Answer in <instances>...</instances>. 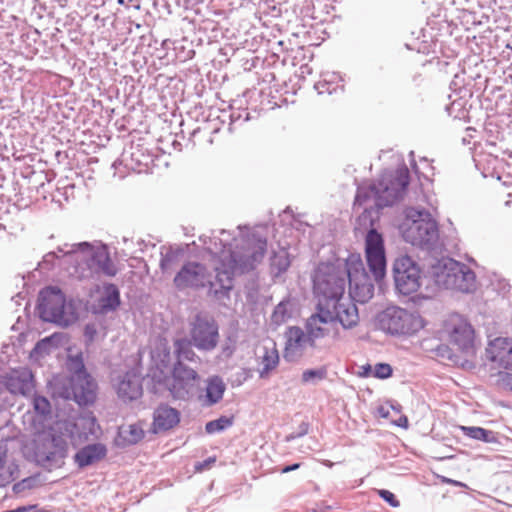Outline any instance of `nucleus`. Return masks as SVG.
Wrapping results in <instances>:
<instances>
[{"instance_id": "obj_1", "label": "nucleus", "mask_w": 512, "mask_h": 512, "mask_svg": "<svg viewBox=\"0 0 512 512\" xmlns=\"http://www.w3.org/2000/svg\"><path fill=\"white\" fill-rule=\"evenodd\" d=\"M235 231L220 230L218 235L200 237L205 249L217 258L215 275L200 262L188 261L176 273L173 283L180 290L208 288V295L218 301L229 299L236 273L243 274L256 267L267 250V240L256 233L244 234L242 227Z\"/></svg>"}, {"instance_id": "obj_2", "label": "nucleus", "mask_w": 512, "mask_h": 512, "mask_svg": "<svg viewBox=\"0 0 512 512\" xmlns=\"http://www.w3.org/2000/svg\"><path fill=\"white\" fill-rule=\"evenodd\" d=\"M409 181L410 174L406 166H402L394 172H384L377 183L358 186L354 207H363L364 211H367L372 207L391 206L402 198Z\"/></svg>"}, {"instance_id": "obj_3", "label": "nucleus", "mask_w": 512, "mask_h": 512, "mask_svg": "<svg viewBox=\"0 0 512 512\" xmlns=\"http://www.w3.org/2000/svg\"><path fill=\"white\" fill-rule=\"evenodd\" d=\"M75 431L76 425L73 422L63 420L55 422L48 430L39 433L34 441L36 463L49 471L62 467Z\"/></svg>"}, {"instance_id": "obj_4", "label": "nucleus", "mask_w": 512, "mask_h": 512, "mask_svg": "<svg viewBox=\"0 0 512 512\" xmlns=\"http://www.w3.org/2000/svg\"><path fill=\"white\" fill-rule=\"evenodd\" d=\"M345 267L343 262L320 263L313 275V290L317 305L338 309V306L355 305L351 299L344 297Z\"/></svg>"}, {"instance_id": "obj_5", "label": "nucleus", "mask_w": 512, "mask_h": 512, "mask_svg": "<svg viewBox=\"0 0 512 512\" xmlns=\"http://www.w3.org/2000/svg\"><path fill=\"white\" fill-rule=\"evenodd\" d=\"M59 251L63 253V259L67 263H75V271L72 273H78L83 266L95 267L107 276H115L117 273L105 245L89 242L65 243Z\"/></svg>"}, {"instance_id": "obj_6", "label": "nucleus", "mask_w": 512, "mask_h": 512, "mask_svg": "<svg viewBox=\"0 0 512 512\" xmlns=\"http://www.w3.org/2000/svg\"><path fill=\"white\" fill-rule=\"evenodd\" d=\"M37 309L43 321L68 327L78 318V310L72 300L67 301L63 292L53 286L43 288L38 297Z\"/></svg>"}, {"instance_id": "obj_7", "label": "nucleus", "mask_w": 512, "mask_h": 512, "mask_svg": "<svg viewBox=\"0 0 512 512\" xmlns=\"http://www.w3.org/2000/svg\"><path fill=\"white\" fill-rule=\"evenodd\" d=\"M346 307L340 305L338 309H333L317 305L316 313L312 314L305 323V329L315 344L318 339L329 334V326L340 323L344 329H350L357 325L359 315L356 305L348 304Z\"/></svg>"}, {"instance_id": "obj_8", "label": "nucleus", "mask_w": 512, "mask_h": 512, "mask_svg": "<svg viewBox=\"0 0 512 512\" xmlns=\"http://www.w3.org/2000/svg\"><path fill=\"white\" fill-rule=\"evenodd\" d=\"M407 223L404 224L403 238L413 246L432 248L439 238L438 225L431 214L424 209L408 208Z\"/></svg>"}, {"instance_id": "obj_9", "label": "nucleus", "mask_w": 512, "mask_h": 512, "mask_svg": "<svg viewBox=\"0 0 512 512\" xmlns=\"http://www.w3.org/2000/svg\"><path fill=\"white\" fill-rule=\"evenodd\" d=\"M380 330L393 336L413 335L425 326L421 315L398 306H389L377 315Z\"/></svg>"}, {"instance_id": "obj_10", "label": "nucleus", "mask_w": 512, "mask_h": 512, "mask_svg": "<svg viewBox=\"0 0 512 512\" xmlns=\"http://www.w3.org/2000/svg\"><path fill=\"white\" fill-rule=\"evenodd\" d=\"M345 267V282L349 283V295L351 301L359 303L368 302L374 295L372 278L366 271L359 254H350L343 262Z\"/></svg>"}, {"instance_id": "obj_11", "label": "nucleus", "mask_w": 512, "mask_h": 512, "mask_svg": "<svg viewBox=\"0 0 512 512\" xmlns=\"http://www.w3.org/2000/svg\"><path fill=\"white\" fill-rule=\"evenodd\" d=\"M189 336L199 351L211 352L220 339L218 323L212 316L198 313L190 323Z\"/></svg>"}, {"instance_id": "obj_12", "label": "nucleus", "mask_w": 512, "mask_h": 512, "mask_svg": "<svg viewBox=\"0 0 512 512\" xmlns=\"http://www.w3.org/2000/svg\"><path fill=\"white\" fill-rule=\"evenodd\" d=\"M393 278L396 290L402 295H410L421 286V269L411 257L401 255L394 261Z\"/></svg>"}, {"instance_id": "obj_13", "label": "nucleus", "mask_w": 512, "mask_h": 512, "mask_svg": "<svg viewBox=\"0 0 512 512\" xmlns=\"http://www.w3.org/2000/svg\"><path fill=\"white\" fill-rule=\"evenodd\" d=\"M172 392L178 398H185L197 386L200 376L197 371L182 362H175L172 369Z\"/></svg>"}, {"instance_id": "obj_14", "label": "nucleus", "mask_w": 512, "mask_h": 512, "mask_svg": "<svg viewBox=\"0 0 512 512\" xmlns=\"http://www.w3.org/2000/svg\"><path fill=\"white\" fill-rule=\"evenodd\" d=\"M285 338L284 358L287 361L301 357L307 347L316 346L308 332L298 326L289 327L285 332Z\"/></svg>"}, {"instance_id": "obj_15", "label": "nucleus", "mask_w": 512, "mask_h": 512, "mask_svg": "<svg viewBox=\"0 0 512 512\" xmlns=\"http://www.w3.org/2000/svg\"><path fill=\"white\" fill-rule=\"evenodd\" d=\"M450 342L459 350L469 352L473 348L474 330L472 326L460 316H452L446 324Z\"/></svg>"}, {"instance_id": "obj_16", "label": "nucleus", "mask_w": 512, "mask_h": 512, "mask_svg": "<svg viewBox=\"0 0 512 512\" xmlns=\"http://www.w3.org/2000/svg\"><path fill=\"white\" fill-rule=\"evenodd\" d=\"M5 386L11 394L29 396L34 390L32 372L26 367L11 370L5 376Z\"/></svg>"}, {"instance_id": "obj_17", "label": "nucleus", "mask_w": 512, "mask_h": 512, "mask_svg": "<svg viewBox=\"0 0 512 512\" xmlns=\"http://www.w3.org/2000/svg\"><path fill=\"white\" fill-rule=\"evenodd\" d=\"M70 388L74 400L80 406H87L94 403L97 385L90 375L80 378L79 376H71Z\"/></svg>"}, {"instance_id": "obj_18", "label": "nucleus", "mask_w": 512, "mask_h": 512, "mask_svg": "<svg viewBox=\"0 0 512 512\" xmlns=\"http://www.w3.org/2000/svg\"><path fill=\"white\" fill-rule=\"evenodd\" d=\"M486 354L499 367L512 370V339L498 337L490 341Z\"/></svg>"}, {"instance_id": "obj_19", "label": "nucleus", "mask_w": 512, "mask_h": 512, "mask_svg": "<svg viewBox=\"0 0 512 512\" xmlns=\"http://www.w3.org/2000/svg\"><path fill=\"white\" fill-rule=\"evenodd\" d=\"M118 397L123 401H133L142 395V384L140 376L135 372L128 371L119 376L115 382Z\"/></svg>"}, {"instance_id": "obj_20", "label": "nucleus", "mask_w": 512, "mask_h": 512, "mask_svg": "<svg viewBox=\"0 0 512 512\" xmlns=\"http://www.w3.org/2000/svg\"><path fill=\"white\" fill-rule=\"evenodd\" d=\"M120 304V291L118 287L115 284L108 283L103 286L101 295L93 305V313L107 314L117 310Z\"/></svg>"}, {"instance_id": "obj_21", "label": "nucleus", "mask_w": 512, "mask_h": 512, "mask_svg": "<svg viewBox=\"0 0 512 512\" xmlns=\"http://www.w3.org/2000/svg\"><path fill=\"white\" fill-rule=\"evenodd\" d=\"M457 267L458 262L451 258L438 261L432 266L431 270L435 284L439 288L450 289L453 285L452 279L454 278L455 270L458 269Z\"/></svg>"}, {"instance_id": "obj_22", "label": "nucleus", "mask_w": 512, "mask_h": 512, "mask_svg": "<svg viewBox=\"0 0 512 512\" xmlns=\"http://www.w3.org/2000/svg\"><path fill=\"white\" fill-rule=\"evenodd\" d=\"M179 421V411L165 404L157 407L153 413V427L156 432L170 430L176 426Z\"/></svg>"}, {"instance_id": "obj_23", "label": "nucleus", "mask_w": 512, "mask_h": 512, "mask_svg": "<svg viewBox=\"0 0 512 512\" xmlns=\"http://www.w3.org/2000/svg\"><path fill=\"white\" fill-rule=\"evenodd\" d=\"M107 454L106 446L102 443L89 444L81 448L74 456L75 463L84 468L90 466L101 459Z\"/></svg>"}, {"instance_id": "obj_24", "label": "nucleus", "mask_w": 512, "mask_h": 512, "mask_svg": "<svg viewBox=\"0 0 512 512\" xmlns=\"http://www.w3.org/2000/svg\"><path fill=\"white\" fill-rule=\"evenodd\" d=\"M458 269L455 270L453 285L450 290H456L463 293H470L476 288L475 273L465 264L458 262Z\"/></svg>"}, {"instance_id": "obj_25", "label": "nucleus", "mask_w": 512, "mask_h": 512, "mask_svg": "<svg viewBox=\"0 0 512 512\" xmlns=\"http://www.w3.org/2000/svg\"><path fill=\"white\" fill-rule=\"evenodd\" d=\"M259 359L260 365L262 366L259 369V376L260 378H266L279 364V354L275 344H272L270 347L266 345L263 346L262 354L259 356Z\"/></svg>"}, {"instance_id": "obj_26", "label": "nucleus", "mask_w": 512, "mask_h": 512, "mask_svg": "<svg viewBox=\"0 0 512 512\" xmlns=\"http://www.w3.org/2000/svg\"><path fill=\"white\" fill-rule=\"evenodd\" d=\"M18 474V465L14 461H8L7 450L0 447V487L13 482Z\"/></svg>"}, {"instance_id": "obj_27", "label": "nucleus", "mask_w": 512, "mask_h": 512, "mask_svg": "<svg viewBox=\"0 0 512 512\" xmlns=\"http://www.w3.org/2000/svg\"><path fill=\"white\" fill-rule=\"evenodd\" d=\"M193 341L187 338H180L174 341V354L176 355L177 361L182 362H198L199 356L193 350Z\"/></svg>"}, {"instance_id": "obj_28", "label": "nucleus", "mask_w": 512, "mask_h": 512, "mask_svg": "<svg viewBox=\"0 0 512 512\" xmlns=\"http://www.w3.org/2000/svg\"><path fill=\"white\" fill-rule=\"evenodd\" d=\"M367 264L375 281L381 280L386 273L385 252H365Z\"/></svg>"}, {"instance_id": "obj_29", "label": "nucleus", "mask_w": 512, "mask_h": 512, "mask_svg": "<svg viewBox=\"0 0 512 512\" xmlns=\"http://www.w3.org/2000/svg\"><path fill=\"white\" fill-rule=\"evenodd\" d=\"M225 388V384L220 377L214 376L209 378L206 386V403L208 405L218 403L223 397Z\"/></svg>"}, {"instance_id": "obj_30", "label": "nucleus", "mask_w": 512, "mask_h": 512, "mask_svg": "<svg viewBox=\"0 0 512 512\" xmlns=\"http://www.w3.org/2000/svg\"><path fill=\"white\" fill-rule=\"evenodd\" d=\"M463 434L471 439L479 440L485 443L498 442L495 432L477 426H460Z\"/></svg>"}, {"instance_id": "obj_31", "label": "nucleus", "mask_w": 512, "mask_h": 512, "mask_svg": "<svg viewBox=\"0 0 512 512\" xmlns=\"http://www.w3.org/2000/svg\"><path fill=\"white\" fill-rule=\"evenodd\" d=\"M180 252L172 247L162 246L160 248V269L162 273L170 272L179 260Z\"/></svg>"}, {"instance_id": "obj_32", "label": "nucleus", "mask_w": 512, "mask_h": 512, "mask_svg": "<svg viewBox=\"0 0 512 512\" xmlns=\"http://www.w3.org/2000/svg\"><path fill=\"white\" fill-rule=\"evenodd\" d=\"M61 247L62 246H59L57 248V251H52V252H48L47 254H45L43 256L42 261L39 263V266L42 269H46V270H49V269L53 268L56 265H59V266H72L73 269L75 270V263H67L63 259V253L59 251V249Z\"/></svg>"}, {"instance_id": "obj_33", "label": "nucleus", "mask_w": 512, "mask_h": 512, "mask_svg": "<svg viewBox=\"0 0 512 512\" xmlns=\"http://www.w3.org/2000/svg\"><path fill=\"white\" fill-rule=\"evenodd\" d=\"M270 265L272 271H275L276 275H280L285 272L290 266L289 254L285 249H280L274 252L270 258Z\"/></svg>"}, {"instance_id": "obj_34", "label": "nucleus", "mask_w": 512, "mask_h": 512, "mask_svg": "<svg viewBox=\"0 0 512 512\" xmlns=\"http://www.w3.org/2000/svg\"><path fill=\"white\" fill-rule=\"evenodd\" d=\"M365 252H385L383 237L374 228L370 229L366 234Z\"/></svg>"}, {"instance_id": "obj_35", "label": "nucleus", "mask_w": 512, "mask_h": 512, "mask_svg": "<svg viewBox=\"0 0 512 512\" xmlns=\"http://www.w3.org/2000/svg\"><path fill=\"white\" fill-rule=\"evenodd\" d=\"M106 334V329L100 323L92 322L85 325L84 337L88 345L99 339H104Z\"/></svg>"}, {"instance_id": "obj_36", "label": "nucleus", "mask_w": 512, "mask_h": 512, "mask_svg": "<svg viewBox=\"0 0 512 512\" xmlns=\"http://www.w3.org/2000/svg\"><path fill=\"white\" fill-rule=\"evenodd\" d=\"M233 417L221 416L215 420L209 421L205 425V431L207 434H215L223 432L233 425Z\"/></svg>"}, {"instance_id": "obj_37", "label": "nucleus", "mask_w": 512, "mask_h": 512, "mask_svg": "<svg viewBox=\"0 0 512 512\" xmlns=\"http://www.w3.org/2000/svg\"><path fill=\"white\" fill-rule=\"evenodd\" d=\"M68 370L71 372V376H89L85 369L83 358L81 354L75 356H69L67 361Z\"/></svg>"}, {"instance_id": "obj_38", "label": "nucleus", "mask_w": 512, "mask_h": 512, "mask_svg": "<svg viewBox=\"0 0 512 512\" xmlns=\"http://www.w3.org/2000/svg\"><path fill=\"white\" fill-rule=\"evenodd\" d=\"M290 316L291 314L288 310V303L282 301L275 307L271 315V322L276 326H280L285 323Z\"/></svg>"}, {"instance_id": "obj_39", "label": "nucleus", "mask_w": 512, "mask_h": 512, "mask_svg": "<svg viewBox=\"0 0 512 512\" xmlns=\"http://www.w3.org/2000/svg\"><path fill=\"white\" fill-rule=\"evenodd\" d=\"M327 375V371L324 368L320 369H308L302 373L303 383H315L316 381L323 380Z\"/></svg>"}, {"instance_id": "obj_40", "label": "nucleus", "mask_w": 512, "mask_h": 512, "mask_svg": "<svg viewBox=\"0 0 512 512\" xmlns=\"http://www.w3.org/2000/svg\"><path fill=\"white\" fill-rule=\"evenodd\" d=\"M392 367L387 363H378L373 370V376L379 379H387L392 375Z\"/></svg>"}, {"instance_id": "obj_41", "label": "nucleus", "mask_w": 512, "mask_h": 512, "mask_svg": "<svg viewBox=\"0 0 512 512\" xmlns=\"http://www.w3.org/2000/svg\"><path fill=\"white\" fill-rule=\"evenodd\" d=\"M34 409L41 415H46L50 412V402L42 396H36L33 400Z\"/></svg>"}, {"instance_id": "obj_42", "label": "nucleus", "mask_w": 512, "mask_h": 512, "mask_svg": "<svg viewBox=\"0 0 512 512\" xmlns=\"http://www.w3.org/2000/svg\"><path fill=\"white\" fill-rule=\"evenodd\" d=\"M36 484V478L34 477H27L13 485V491L15 493H21L25 490L32 489Z\"/></svg>"}, {"instance_id": "obj_43", "label": "nucleus", "mask_w": 512, "mask_h": 512, "mask_svg": "<svg viewBox=\"0 0 512 512\" xmlns=\"http://www.w3.org/2000/svg\"><path fill=\"white\" fill-rule=\"evenodd\" d=\"M128 433H129V435L125 436V440L129 444H135L138 441H140L143 437V431L136 425H130L128 427Z\"/></svg>"}, {"instance_id": "obj_44", "label": "nucleus", "mask_w": 512, "mask_h": 512, "mask_svg": "<svg viewBox=\"0 0 512 512\" xmlns=\"http://www.w3.org/2000/svg\"><path fill=\"white\" fill-rule=\"evenodd\" d=\"M497 377V385L500 388L506 391H512V374L507 372H499Z\"/></svg>"}, {"instance_id": "obj_45", "label": "nucleus", "mask_w": 512, "mask_h": 512, "mask_svg": "<svg viewBox=\"0 0 512 512\" xmlns=\"http://www.w3.org/2000/svg\"><path fill=\"white\" fill-rule=\"evenodd\" d=\"M378 495L384 501L389 503L390 506H392L394 508H397L400 506V502L396 499L395 495L392 492H390L389 490L380 489V490H378Z\"/></svg>"}, {"instance_id": "obj_46", "label": "nucleus", "mask_w": 512, "mask_h": 512, "mask_svg": "<svg viewBox=\"0 0 512 512\" xmlns=\"http://www.w3.org/2000/svg\"><path fill=\"white\" fill-rule=\"evenodd\" d=\"M308 431H309V424L307 422H302L298 427V431L289 434L286 437V439H287V441L294 440L296 438L306 435L308 433Z\"/></svg>"}, {"instance_id": "obj_47", "label": "nucleus", "mask_w": 512, "mask_h": 512, "mask_svg": "<svg viewBox=\"0 0 512 512\" xmlns=\"http://www.w3.org/2000/svg\"><path fill=\"white\" fill-rule=\"evenodd\" d=\"M315 89L319 94L328 93L331 94L335 91V87L331 88L330 83L327 79H323L315 84Z\"/></svg>"}, {"instance_id": "obj_48", "label": "nucleus", "mask_w": 512, "mask_h": 512, "mask_svg": "<svg viewBox=\"0 0 512 512\" xmlns=\"http://www.w3.org/2000/svg\"><path fill=\"white\" fill-rule=\"evenodd\" d=\"M216 462V458L215 457H209L207 458L206 460L202 461V462H198L196 463L195 465V470L198 471V472H202L204 470H207L210 468V466Z\"/></svg>"}, {"instance_id": "obj_49", "label": "nucleus", "mask_w": 512, "mask_h": 512, "mask_svg": "<svg viewBox=\"0 0 512 512\" xmlns=\"http://www.w3.org/2000/svg\"><path fill=\"white\" fill-rule=\"evenodd\" d=\"M49 345H50V339L45 338L36 344L33 351L36 353H41L42 351H45Z\"/></svg>"}, {"instance_id": "obj_50", "label": "nucleus", "mask_w": 512, "mask_h": 512, "mask_svg": "<svg viewBox=\"0 0 512 512\" xmlns=\"http://www.w3.org/2000/svg\"><path fill=\"white\" fill-rule=\"evenodd\" d=\"M299 467H300L299 463H295V464H292V465H289V466H285L282 469V473H288L290 471H294V470L298 469Z\"/></svg>"}, {"instance_id": "obj_51", "label": "nucleus", "mask_w": 512, "mask_h": 512, "mask_svg": "<svg viewBox=\"0 0 512 512\" xmlns=\"http://www.w3.org/2000/svg\"><path fill=\"white\" fill-rule=\"evenodd\" d=\"M397 425L399 427L407 428L408 427V419L406 416H401L397 421Z\"/></svg>"}, {"instance_id": "obj_52", "label": "nucleus", "mask_w": 512, "mask_h": 512, "mask_svg": "<svg viewBox=\"0 0 512 512\" xmlns=\"http://www.w3.org/2000/svg\"><path fill=\"white\" fill-rule=\"evenodd\" d=\"M322 464L325 465L328 468H332L334 466V463L331 462L330 460H323Z\"/></svg>"}, {"instance_id": "obj_53", "label": "nucleus", "mask_w": 512, "mask_h": 512, "mask_svg": "<svg viewBox=\"0 0 512 512\" xmlns=\"http://www.w3.org/2000/svg\"><path fill=\"white\" fill-rule=\"evenodd\" d=\"M363 369H364V374L365 375H368V373L371 372V366L370 365L364 366Z\"/></svg>"}, {"instance_id": "obj_54", "label": "nucleus", "mask_w": 512, "mask_h": 512, "mask_svg": "<svg viewBox=\"0 0 512 512\" xmlns=\"http://www.w3.org/2000/svg\"><path fill=\"white\" fill-rule=\"evenodd\" d=\"M230 118H231V122H234V121H236L237 119H239V118H240V114H238V115L236 116L234 113H232V114L230 115Z\"/></svg>"}, {"instance_id": "obj_55", "label": "nucleus", "mask_w": 512, "mask_h": 512, "mask_svg": "<svg viewBox=\"0 0 512 512\" xmlns=\"http://www.w3.org/2000/svg\"><path fill=\"white\" fill-rule=\"evenodd\" d=\"M448 482H451V483H453L454 485H457V486H463L462 483L457 482V481L448 480Z\"/></svg>"}, {"instance_id": "obj_56", "label": "nucleus", "mask_w": 512, "mask_h": 512, "mask_svg": "<svg viewBox=\"0 0 512 512\" xmlns=\"http://www.w3.org/2000/svg\"><path fill=\"white\" fill-rule=\"evenodd\" d=\"M226 351H228V352H227V355H231L232 351H230L229 349H224V350H223V353H226Z\"/></svg>"}, {"instance_id": "obj_57", "label": "nucleus", "mask_w": 512, "mask_h": 512, "mask_svg": "<svg viewBox=\"0 0 512 512\" xmlns=\"http://www.w3.org/2000/svg\"><path fill=\"white\" fill-rule=\"evenodd\" d=\"M118 4L123 5L125 3V0H118Z\"/></svg>"}, {"instance_id": "obj_58", "label": "nucleus", "mask_w": 512, "mask_h": 512, "mask_svg": "<svg viewBox=\"0 0 512 512\" xmlns=\"http://www.w3.org/2000/svg\"><path fill=\"white\" fill-rule=\"evenodd\" d=\"M218 130H219L218 128H215V129L213 130V132H214V133H216V132H218Z\"/></svg>"}]
</instances>
